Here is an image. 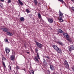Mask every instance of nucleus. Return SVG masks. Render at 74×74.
<instances>
[{
	"label": "nucleus",
	"instance_id": "nucleus-1",
	"mask_svg": "<svg viewBox=\"0 0 74 74\" xmlns=\"http://www.w3.org/2000/svg\"><path fill=\"white\" fill-rule=\"evenodd\" d=\"M35 52L37 53V56L35 57L34 60L36 62H38V59H40V57L39 56V55H38V50L37 49V48L35 49Z\"/></svg>",
	"mask_w": 74,
	"mask_h": 74
},
{
	"label": "nucleus",
	"instance_id": "nucleus-2",
	"mask_svg": "<svg viewBox=\"0 0 74 74\" xmlns=\"http://www.w3.org/2000/svg\"><path fill=\"white\" fill-rule=\"evenodd\" d=\"M52 47L56 51H57L58 53H62V50L57 47L56 45H53Z\"/></svg>",
	"mask_w": 74,
	"mask_h": 74
},
{
	"label": "nucleus",
	"instance_id": "nucleus-3",
	"mask_svg": "<svg viewBox=\"0 0 74 74\" xmlns=\"http://www.w3.org/2000/svg\"><path fill=\"white\" fill-rule=\"evenodd\" d=\"M59 21L61 22H63V19L62 18H63V13H61V12L59 11Z\"/></svg>",
	"mask_w": 74,
	"mask_h": 74
},
{
	"label": "nucleus",
	"instance_id": "nucleus-4",
	"mask_svg": "<svg viewBox=\"0 0 74 74\" xmlns=\"http://www.w3.org/2000/svg\"><path fill=\"white\" fill-rule=\"evenodd\" d=\"M1 30H2V31H3V32H8V29L5 27L2 28Z\"/></svg>",
	"mask_w": 74,
	"mask_h": 74
},
{
	"label": "nucleus",
	"instance_id": "nucleus-5",
	"mask_svg": "<svg viewBox=\"0 0 74 74\" xmlns=\"http://www.w3.org/2000/svg\"><path fill=\"white\" fill-rule=\"evenodd\" d=\"M36 46L38 47V48H41V47H42V44L38 42H36Z\"/></svg>",
	"mask_w": 74,
	"mask_h": 74
},
{
	"label": "nucleus",
	"instance_id": "nucleus-6",
	"mask_svg": "<svg viewBox=\"0 0 74 74\" xmlns=\"http://www.w3.org/2000/svg\"><path fill=\"white\" fill-rule=\"evenodd\" d=\"M45 58L47 59V60L48 62H50V60H51V58H50V57L49 56H45Z\"/></svg>",
	"mask_w": 74,
	"mask_h": 74
},
{
	"label": "nucleus",
	"instance_id": "nucleus-7",
	"mask_svg": "<svg viewBox=\"0 0 74 74\" xmlns=\"http://www.w3.org/2000/svg\"><path fill=\"white\" fill-rule=\"evenodd\" d=\"M48 21L49 23H52L53 22V18H49L48 19Z\"/></svg>",
	"mask_w": 74,
	"mask_h": 74
},
{
	"label": "nucleus",
	"instance_id": "nucleus-8",
	"mask_svg": "<svg viewBox=\"0 0 74 74\" xmlns=\"http://www.w3.org/2000/svg\"><path fill=\"white\" fill-rule=\"evenodd\" d=\"M5 51L7 53H8L10 52V50L8 48L6 47L5 48Z\"/></svg>",
	"mask_w": 74,
	"mask_h": 74
},
{
	"label": "nucleus",
	"instance_id": "nucleus-9",
	"mask_svg": "<svg viewBox=\"0 0 74 74\" xmlns=\"http://www.w3.org/2000/svg\"><path fill=\"white\" fill-rule=\"evenodd\" d=\"M15 56L13 55H12L10 57L11 60L12 61H14L15 60Z\"/></svg>",
	"mask_w": 74,
	"mask_h": 74
},
{
	"label": "nucleus",
	"instance_id": "nucleus-10",
	"mask_svg": "<svg viewBox=\"0 0 74 74\" xmlns=\"http://www.w3.org/2000/svg\"><path fill=\"white\" fill-rule=\"evenodd\" d=\"M62 34L65 37V38H67L69 36V35H68L65 32H64Z\"/></svg>",
	"mask_w": 74,
	"mask_h": 74
},
{
	"label": "nucleus",
	"instance_id": "nucleus-11",
	"mask_svg": "<svg viewBox=\"0 0 74 74\" xmlns=\"http://www.w3.org/2000/svg\"><path fill=\"white\" fill-rule=\"evenodd\" d=\"M50 67L51 70L52 71H55V67H54L52 65H50Z\"/></svg>",
	"mask_w": 74,
	"mask_h": 74
},
{
	"label": "nucleus",
	"instance_id": "nucleus-12",
	"mask_svg": "<svg viewBox=\"0 0 74 74\" xmlns=\"http://www.w3.org/2000/svg\"><path fill=\"white\" fill-rule=\"evenodd\" d=\"M69 51H71V50H73L74 49V47L73 45H71L69 47Z\"/></svg>",
	"mask_w": 74,
	"mask_h": 74
},
{
	"label": "nucleus",
	"instance_id": "nucleus-13",
	"mask_svg": "<svg viewBox=\"0 0 74 74\" xmlns=\"http://www.w3.org/2000/svg\"><path fill=\"white\" fill-rule=\"evenodd\" d=\"M66 40L69 41V42H72V40H71V38L69 37V36L67 38H66Z\"/></svg>",
	"mask_w": 74,
	"mask_h": 74
},
{
	"label": "nucleus",
	"instance_id": "nucleus-14",
	"mask_svg": "<svg viewBox=\"0 0 74 74\" xmlns=\"http://www.w3.org/2000/svg\"><path fill=\"white\" fill-rule=\"evenodd\" d=\"M6 34L7 35H8V36H13V34L12 33H11L8 32H6Z\"/></svg>",
	"mask_w": 74,
	"mask_h": 74
},
{
	"label": "nucleus",
	"instance_id": "nucleus-15",
	"mask_svg": "<svg viewBox=\"0 0 74 74\" xmlns=\"http://www.w3.org/2000/svg\"><path fill=\"white\" fill-rule=\"evenodd\" d=\"M20 20L21 22H24L25 21V18L23 17H21L20 18Z\"/></svg>",
	"mask_w": 74,
	"mask_h": 74
},
{
	"label": "nucleus",
	"instance_id": "nucleus-16",
	"mask_svg": "<svg viewBox=\"0 0 74 74\" xmlns=\"http://www.w3.org/2000/svg\"><path fill=\"white\" fill-rule=\"evenodd\" d=\"M58 43L59 44V45H61V46H63L64 45V44H63V42H61L58 41Z\"/></svg>",
	"mask_w": 74,
	"mask_h": 74
},
{
	"label": "nucleus",
	"instance_id": "nucleus-17",
	"mask_svg": "<svg viewBox=\"0 0 74 74\" xmlns=\"http://www.w3.org/2000/svg\"><path fill=\"white\" fill-rule=\"evenodd\" d=\"M18 1L19 3L20 4V5H23V3L22 2H21V0H18Z\"/></svg>",
	"mask_w": 74,
	"mask_h": 74
},
{
	"label": "nucleus",
	"instance_id": "nucleus-18",
	"mask_svg": "<svg viewBox=\"0 0 74 74\" xmlns=\"http://www.w3.org/2000/svg\"><path fill=\"white\" fill-rule=\"evenodd\" d=\"M58 32H59L60 33H64L63 32V31L62 29H59L58 31Z\"/></svg>",
	"mask_w": 74,
	"mask_h": 74
},
{
	"label": "nucleus",
	"instance_id": "nucleus-19",
	"mask_svg": "<svg viewBox=\"0 0 74 74\" xmlns=\"http://www.w3.org/2000/svg\"><path fill=\"white\" fill-rule=\"evenodd\" d=\"M34 4H35L36 5H37V3L38 2H37V0H34Z\"/></svg>",
	"mask_w": 74,
	"mask_h": 74
},
{
	"label": "nucleus",
	"instance_id": "nucleus-20",
	"mask_svg": "<svg viewBox=\"0 0 74 74\" xmlns=\"http://www.w3.org/2000/svg\"><path fill=\"white\" fill-rule=\"evenodd\" d=\"M2 64H3V66H4V67L6 68V66H5V62H4V61H2Z\"/></svg>",
	"mask_w": 74,
	"mask_h": 74
},
{
	"label": "nucleus",
	"instance_id": "nucleus-21",
	"mask_svg": "<svg viewBox=\"0 0 74 74\" xmlns=\"http://www.w3.org/2000/svg\"><path fill=\"white\" fill-rule=\"evenodd\" d=\"M38 16L39 19L41 18V14L40 13H38Z\"/></svg>",
	"mask_w": 74,
	"mask_h": 74
},
{
	"label": "nucleus",
	"instance_id": "nucleus-22",
	"mask_svg": "<svg viewBox=\"0 0 74 74\" xmlns=\"http://www.w3.org/2000/svg\"><path fill=\"white\" fill-rule=\"evenodd\" d=\"M65 67L67 69H69V64H66Z\"/></svg>",
	"mask_w": 74,
	"mask_h": 74
},
{
	"label": "nucleus",
	"instance_id": "nucleus-23",
	"mask_svg": "<svg viewBox=\"0 0 74 74\" xmlns=\"http://www.w3.org/2000/svg\"><path fill=\"white\" fill-rule=\"evenodd\" d=\"M69 64V63H68V62H67V61H66V60H65L64 61V65H66V64Z\"/></svg>",
	"mask_w": 74,
	"mask_h": 74
},
{
	"label": "nucleus",
	"instance_id": "nucleus-24",
	"mask_svg": "<svg viewBox=\"0 0 74 74\" xmlns=\"http://www.w3.org/2000/svg\"><path fill=\"white\" fill-rule=\"evenodd\" d=\"M58 1H60V2H62V3H64V4H66L65 2L64 1H63V0H58Z\"/></svg>",
	"mask_w": 74,
	"mask_h": 74
},
{
	"label": "nucleus",
	"instance_id": "nucleus-25",
	"mask_svg": "<svg viewBox=\"0 0 74 74\" xmlns=\"http://www.w3.org/2000/svg\"><path fill=\"white\" fill-rule=\"evenodd\" d=\"M43 63H45L46 62V60L45 59H43Z\"/></svg>",
	"mask_w": 74,
	"mask_h": 74
},
{
	"label": "nucleus",
	"instance_id": "nucleus-26",
	"mask_svg": "<svg viewBox=\"0 0 74 74\" xmlns=\"http://www.w3.org/2000/svg\"><path fill=\"white\" fill-rule=\"evenodd\" d=\"M4 41H5V42H8V39L7 38L5 39Z\"/></svg>",
	"mask_w": 74,
	"mask_h": 74
},
{
	"label": "nucleus",
	"instance_id": "nucleus-27",
	"mask_svg": "<svg viewBox=\"0 0 74 74\" xmlns=\"http://www.w3.org/2000/svg\"><path fill=\"white\" fill-rule=\"evenodd\" d=\"M16 68L17 70H18V69H20V67L18 66H16Z\"/></svg>",
	"mask_w": 74,
	"mask_h": 74
},
{
	"label": "nucleus",
	"instance_id": "nucleus-28",
	"mask_svg": "<svg viewBox=\"0 0 74 74\" xmlns=\"http://www.w3.org/2000/svg\"><path fill=\"white\" fill-rule=\"evenodd\" d=\"M26 12H27V13H29V12H30V10H29L28 9H27Z\"/></svg>",
	"mask_w": 74,
	"mask_h": 74
},
{
	"label": "nucleus",
	"instance_id": "nucleus-29",
	"mask_svg": "<svg viewBox=\"0 0 74 74\" xmlns=\"http://www.w3.org/2000/svg\"><path fill=\"white\" fill-rule=\"evenodd\" d=\"M6 58H5L3 57V58H2V60H5Z\"/></svg>",
	"mask_w": 74,
	"mask_h": 74
},
{
	"label": "nucleus",
	"instance_id": "nucleus-30",
	"mask_svg": "<svg viewBox=\"0 0 74 74\" xmlns=\"http://www.w3.org/2000/svg\"><path fill=\"white\" fill-rule=\"evenodd\" d=\"M31 73H30V74H34V71L32 70L31 71Z\"/></svg>",
	"mask_w": 74,
	"mask_h": 74
},
{
	"label": "nucleus",
	"instance_id": "nucleus-31",
	"mask_svg": "<svg viewBox=\"0 0 74 74\" xmlns=\"http://www.w3.org/2000/svg\"><path fill=\"white\" fill-rule=\"evenodd\" d=\"M29 16L30 18H32V15L31 14H29Z\"/></svg>",
	"mask_w": 74,
	"mask_h": 74
},
{
	"label": "nucleus",
	"instance_id": "nucleus-32",
	"mask_svg": "<svg viewBox=\"0 0 74 74\" xmlns=\"http://www.w3.org/2000/svg\"><path fill=\"white\" fill-rule=\"evenodd\" d=\"M9 68L10 69V70H11V66L9 65Z\"/></svg>",
	"mask_w": 74,
	"mask_h": 74
},
{
	"label": "nucleus",
	"instance_id": "nucleus-33",
	"mask_svg": "<svg viewBox=\"0 0 74 74\" xmlns=\"http://www.w3.org/2000/svg\"><path fill=\"white\" fill-rule=\"evenodd\" d=\"M11 3V0H8V3Z\"/></svg>",
	"mask_w": 74,
	"mask_h": 74
},
{
	"label": "nucleus",
	"instance_id": "nucleus-34",
	"mask_svg": "<svg viewBox=\"0 0 74 74\" xmlns=\"http://www.w3.org/2000/svg\"><path fill=\"white\" fill-rule=\"evenodd\" d=\"M0 7H3V4L1 3H0Z\"/></svg>",
	"mask_w": 74,
	"mask_h": 74
},
{
	"label": "nucleus",
	"instance_id": "nucleus-35",
	"mask_svg": "<svg viewBox=\"0 0 74 74\" xmlns=\"http://www.w3.org/2000/svg\"><path fill=\"white\" fill-rule=\"evenodd\" d=\"M4 0H0V1H2V2H3V1H4Z\"/></svg>",
	"mask_w": 74,
	"mask_h": 74
},
{
	"label": "nucleus",
	"instance_id": "nucleus-36",
	"mask_svg": "<svg viewBox=\"0 0 74 74\" xmlns=\"http://www.w3.org/2000/svg\"><path fill=\"white\" fill-rule=\"evenodd\" d=\"M71 1H72V2H74V0H71Z\"/></svg>",
	"mask_w": 74,
	"mask_h": 74
},
{
	"label": "nucleus",
	"instance_id": "nucleus-37",
	"mask_svg": "<svg viewBox=\"0 0 74 74\" xmlns=\"http://www.w3.org/2000/svg\"><path fill=\"white\" fill-rule=\"evenodd\" d=\"M27 53L28 54H29V53H30L29 52H27Z\"/></svg>",
	"mask_w": 74,
	"mask_h": 74
},
{
	"label": "nucleus",
	"instance_id": "nucleus-38",
	"mask_svg": "<svg viewBox=\"0 0 74 74\" xmlns=\"http://www.w3.org/2000/svg\"><path fill=\"white\" fill-rule=\"evenodd\" d=\"M48 73H50V71H49V70H48Z\"/></svg>",
	"mask_w": 74,
	"mask_h": 74
},
{
	"label": "nucleus",
	"instance_id": "nucleus-39",
	"mask_svg": "<svg viewBox=\"0 0 74 74\" xmlns=\"http://www.w3.org/2000/svg\"><path fill=\"white\" fill-rule=\"evenodd\" d=\"M60 33V32H58V33H57V34H59Z\"/></svg>",
	"mask_w": 74,
	"mask_h": 74
},
{
	"label": "nucleus",
	"instance_id": "nucleus-40",
	"mask_svg": "<svg viewBox=\"0 0 74 74\" xmlns=\"http://www.w3.org/2000/svg\"><path fill=\"white\" fill-rule=\"evenodd\" d=\"M24 71H25V69H24Z\"/></svg>",
	"mask_w": 74,
	"mask_h": 74
},
{
	"label": "nucleus",
	"instance_id": "nucleus-41",
	"mask_svg": "<svg viewBox=\"0 0 74 74\" xmlns=\"http://www.w3.org/2000/svg\"><path fill=\"white\" fill-rule=\"evenodd\" d=\"M18 5H19V4H18Z\"/></svg>",
	"mask_w": 74,
	"mask_h": 74
}]
</instances>
